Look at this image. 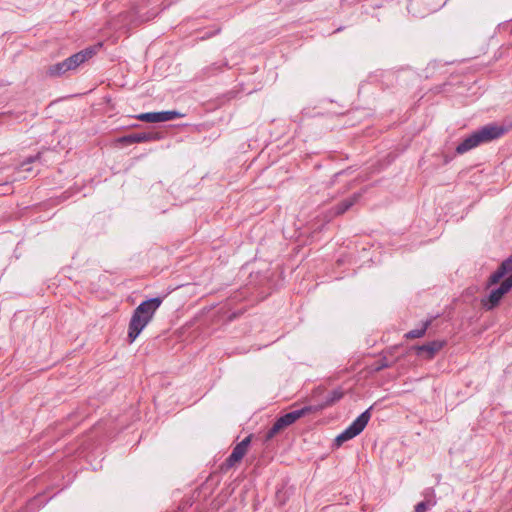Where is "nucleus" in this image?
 Wrapping results in <instances>:
<instances>
[{"mask_svg":"<svg viewBox=\"0 0 512 512\" xmlns=\"http://www.w3.org/2000/svg\"><path fill=\"white\" fill-rule=\"evenodd\" d=\"M362 194L354 193L351 197L344 199L334 207L335 215H341L358 202Z\"/></svg>","mask_w":512,"mask_h":512,"instance_id":"obj_12","label":"nucleus"},{"mask_svg":"<svg viewBox=\"0 0 512 512\" xmlns=\"http://www.w3.org/2000/svg\"><path fill=\"white\" fill-rule=\"evenodd\" d=\"M226 65H227V62H222V63L215 62L210 65H207L206 67L201 69L198 77L201 79H205V78L211 77L213 75H216L219 72H221L222 67L226 66Z\"/></svg>","mask_w":512,"mask_h":512,"instance_id":"obj_14","label":"nucleus"},{"mask_svg":"<svg viewBox=\"0 0 512 512\" xmlns=\"http://www.w3.org/2000/svg\"><path fill=\"white\" fill-rule=\"evenodd\" d=\"M502 297H503V295L499 291L498 288L493 289V290H491V292L489 293L487 298L482 300V304L487 310H491V309L495 308L496 306H498Z\"/></svg>","mask_w":512,"mask_h":512,"instance_id":"obj_13","label":"nucleus"},{"mask_svg":"<svg viewBox=\"0 0 512 512\" xmlns=\"http://www.w3.org/2000/svg\"><path fill=\"white\" fill-rule=\"evenodd\" d=\"M283 429H284V427L280 424V422L278 420H276L274 422V424L267 430V432L264 436V441L265 442L270 441L271 439H273L275 437V435H277Z\"/></svg>","mask_w":512,"mask_h":512,"instance_id":"obj_17","label":"nucleus"},{"mask_svg":"<svg viewBox=\"0 0 512 512\" xmlns=\"http://www.w3.org/2000/svg\"><path fill=\"white\" fill-rule=\"evenodd\" d=\"M161 138L159 133H151V132H140V133H131L125 136L118 138V142L124 145H130L133 143H144L150 141H156Z\"/></svg>","mask_w":512,"mask_h":512,"instance_id":"obj_8","label":"nucleus"},{"mask_svg":"<svg viewBox=\"0 0 512 512\" xmlns=\"http://www.w3.org/2000/svg\"><path fill=\"white\" fill-rule=\"evenodd\" d=\"M371 409L368 408L362 412L342 433L335 438V444L341 446L344 442L359 435L367 426L371 418Z\"/></svg>","mask_w":512,"mask_h":512,"instance_id":"obj_3","label":"nucleus"},{"mask_svg":"<svg viewBox=\"0 0 512 512\" xmlns=\"http://www.w3.org/2000/svg\"><path fill=\"white\" fill-rule=\"evenodd\" d=\"M446 345L445 340H433L423 345L414 346L413 349L418 357L430 360Z\"/></svg>","mask_w":512,"mask_h":512,"instance_id":"obj_6","label":"nucleus"},{"mask_svg":"<svg viewBox=\"0 0 512 512\" xmlns=\"http://www.w3.org/2000/svg\"><path fill=\"white\" fill-rule=\"evenodd\" d=\"M251 442V435L244 438L239 442L232 450L229 457L225 460L224 466L229 469L235 466L236 463L240 462L247 453L248 447Z\"/></svg>","mask_w":512,"mask_h":512,"instance_id":"obj_7","label":"nucleus"},{"mask_svg":"<svg viewBox=\"0 0 512 512\" xmlns=\"http://www.w3.org/2000/svg\"><path fill=\"white\" fill-rule=\"evenodd\" d=\"M34 157H29L26 161L22 162L21 165L19 166V169L21 171H31V168H30V164L34 161Z\"/></svg>","mask_w":512,"mask_h":512,"instance_id":"obj_18","label":"nucleus"},{"mask_svg":"<svg viewBox=\"0 0 512 512\" xmlns=\"http://www.w3.org/2000/svg\"><path fill=\"white\" fill-rule=\"evenodd\" d=\"M428 509V505H427V502L425 501H422V502H419L415 508H414V511L415 512H426V510Z\"/></svg>","mask_w":512,"mask_h":512,"instance_id":"obj_19","label":"nucleus"},{"mask_svg":"<svg viewBox=\"0 0 512 512\" xmlns=\"http://www.w3.org/2000/svg\"><path fill=\"white\" fill-rule=\"evenodd\" d=\"M343 173H344V171H340V172L336 173L334 176L337 177V176H339L340 174H343Z\"/></svg>","mask_w":512,"mask_h":512,"instance_id":"obj_21","label":"nucleus"},{"mask_svg":"<svg viewBox=\"0 0 512 512\" xmlns=\"http://www.w3.org/2000/svg\"><path fill=\"white\" fill-rule=\"evenodd\" d=\"M161 303V298L154 297L141 302L136 307L128 326V340L130 343H133L136 340L142 330L152 320Z\"/></svg>","mask_w":512,"mask_h":512,"instance_id":"obj_1","label":"nucleus"},{"mask_svg":"<svg viewBox=\"0 0 512 512\" xmlns=\"http://www.w3.org/2000/svg\"><path fill=\"white\" fill-rule=\"evenodd\" d=\"M184 114L176 111V110H169V111H160V112H147V113H141L137 116V119L143 122L147 123H160V122H167L171 121L177 118L183 117Z\"/></svg>","mask_w":512,"mask_h":512,"instance_id":"obj_5","label":"nucleus"},{"mask_svg":"<svg viewBox=\"0 0 512 512\" xmlns=\"http://www.w3.org/2000/svg\"><path fill=\"white\" fill-rule=\"evenodd\" d=\"M69 71V66H67L66 61L63 60L61 62L50 65L47 69V74L51 77H59L64 75Z\"/></svg>","mask_w":512,"mask_h":512,"instance_id":"obj_15","label":"nucleus"},{"mask_svg":"<svg viewBox=\"0 0 512 512\" xmlns=\"http://www.w3.org/2000/svg\"><path fill=\"white\" fill-rule=\"evenodd\" d=\"M430 324H431V321L427 320L426 322H424L422 324V326L420 328L413 329V330L409 331L408 333H406L405 337L407 339L421 338L422 336L425 335V333H426L428 327L430 326Z\"/></svg>","mask_w":512,"mask_h":512,"instance_id":"obj_16","label":"nucleus"},{"mask_svg":"<svg viewBox=\"0 0 512 512\" xmlns=\"http://www.w3.org/2000/svg\"><path fill=\"white\" fill-rule=\"evenodd\" d=\"M314 412L313 406H304L301 409L293 410L291 412H288L284 414L283 416L279 417L277 420L280 422V424L286 428L293 424L296 420L300 419L301 417L307 415L308 413Z\"/></svg>","mask_w":512,"mask_h":512,"instance_id":"obj_10","label":"nucleus"},{"mask_svg":"<svg viewBox=\"0 0 512 512\" xmlns=\"http://www.w3.org/2000/svg\"><path fill=\"white\" fill-rule=\"evenodd\" d=\"M509 273L510 275L502 281L499 287H497L503 296L512 288V255L504 260L498 269L490 275L488 279V285L491 286L497 284L505 275Z\"/></svg>","mask_w":512,"mask_h":512,"instance_id":"obj_4","label":"nucleus"},{"mask_svg":"<svg viewBox=\"0 0 512 512\" xmlns=\"http://www.w3.org/2000/svg\"><path fill=\"white\" fill-rule=\"evenodd\" d=\"M97 46L88 47L80 52L73 54L72 56L65 59L67 66H69V71L75 70L82 63L86 62L88 59L92 58L93 55L96 54Z\"/></svg>","mask_w":512,"mask_h":512,"instance_id":"obj_9","label":"nucleus"},{"mask_svg":"<svg viewBox=\"0 0 512 512\" xmlns=\"http://www.w3.org/2000/svg\"><path fill=\"white\" fill-rule=\"evenodd\" d=\"M386 367H388V364H387L386 362H383V363H381V365H379V366L376 368V370H377V371H379V370L384 369V368H386Z\"/></svg>","mask_w":512,"mask_h":512,"instance_id":"obj_20","label":"nucleus"},{"mask_svg":"<svg viewBox=\"0 0 512 512\" xmlns=\"http://www.w3.org/2000/svg\"><path fill=\"white\" fill-rule=\"evenodd\" d=\"M506 133V129L503 126L496 124H489L481 127L474 131L468 137H466L457 147L456 152L458 154H464L467 151L483 144L491 142L495 139L502 137Z\"/></svg>","mask_w":512,"mask_h":512,"instance_id":"obj_2","label":"nucleus"},{"mask_svg":"<svg viewBox=\"0 0 512 512\" xmlns=\"http://www.w3.org/2000/svg\"><path fill=\"white\" fill-rule=\"evenodd\" d=\"M344 393L341 389H334L332 391H330L326 396H325V400L322 404L320 405H317V406H313L314 407V412L315 411H319V410H322L328 406H331L333 405L334 403H336L337 401H339L342 397H343Z\"/></svg>","mask_w":512,"mask_h":512,"instance_id":"obj_11","label":"nucleus"}]
</instances>
